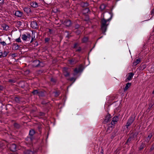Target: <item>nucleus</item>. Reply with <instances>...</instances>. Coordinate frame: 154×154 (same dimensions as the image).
<instances>
[{"instance_id": "4c0bfd02", "label": "nucleus", "mask_w": 154, "mask_h": 154, "mask_svg": "<svg viewBox=\"0 0 154 154\" xmlns=\"http://www.w3.org/2000/svg\"><path fill=\"white\" fill-rule=\"evenodd\" d=\"M88 40V38L87 37H84L82 39V42L84 43L87 42Z\"/></svg>"}, {"instance_id": "4be33fe9", "label": "nucleus", "mask_w": 154, "mask_h": 154, "mask_svg": "<svg viewBox=\"0 0 154 154\" xmlns=\"http://www.w3.org/2000/svg\"><path fill=\"white\" fill-rule=\"evenodd\" d=\"M89 5V3L87 2H82L80 3L81 6L82 8H86Z\"/></svg>"}, {"instance_id": "5701e85b", "label": "nucleus", "mask_w": 154, "mask_h": 154, "mask_svg": "<svg viewBox=\"0 0 154 154\" xmlns=\"http://www.w3.org/2000/svg\"><path fill=\"white\" fill-rule=\"evenodd\" d=\"M134 74L132 72H130L128 73V75L126 79V81H127V80L128 81L131 80L133 76L134 75Z\"/></svg>"}, {"instance_id": "473e14b6", "label": "nucleus", "mask_w": 154, "mask_h": 154, "mask_svg": "<svg viewBox=\"0 0 154 154\" xmlns=\"http://www.w3.org/2000/svg\"><path fill=\"white\" fill-rule=\"evenodd\" d=\"M38 90H34L31 92V93L33 94L34 95H38V93L39 91Z\"/></svg>"}, {"instance_id": "f704fd0d", "label": "nucleus", "mask_w": 154, "mask_h": 154, "mask_svg": "<svg viewBox=\"0 0 154 154\" xmlns=\"http://www.w3.org/2000/svg\"><path fill=\"white\" fill-rule=\"evenodd\" d=\"M106 7V6L104 4H102L100 5V9L102 11L105 9Z\"/></svg>"}, {"instance_id": "de8ad7c7", "label": "nucleus", "mask_w": 154, "mask_h": 154, "mask_svg": "<svg viewBox=\"0 0 154 154\" xmlns=\"http://www.w3.org/2000/svg\"><path fill=\"white\" fill-rule=\"evenodd\" d=\"M154 149V144H153L150 148V151H152Z\"/></svg>"}, {"instance_id": "bf43d9fd", "label": "nucleus", "mask_w": 154, "mask_h": 154, "mask_svg": "<svg viewBox=\"0 0 154 154\" xmlns=\"http://www.w3.org/2000/svg\"><path fill=\"white\" fill-rule=\"evenodd\" d=\"M48 30H49V32L50 33V34H51L52 33V30L49 28H48Z\"/></svg>"}, {"instance_id": "2f4dec72", "label": "nucleus", "mask_w": 154, "mask_h": 154, "mask_svg": "<svg viewBox=\"0 0 154 154\" xmlns=\"http://www.w3.org/2000/svg\"><path fill=\"white\" fill-rule=\"evenodd\" d=\"M132 139H133L132 137H131V136H129V137L127 139L125 144L129 145V144L131 143V141Z\"/></svg>"}, {"instance_id": "774afa93", "label": "nucleus", "mask_w": 154, "mask_h": 154, "mask_svg": "<svg viewBox=\"0 0 154 154\" xmlns=\"http://www.w3.org/2000/svg\"><path fill=\"white\" fill-rule=\"evenodd\" d=\"M152 32H154V26L153 27Z\"/></svg>"}, {"instance_id": "e2e57ef3", "label": "nucleus", "mask_w": 154, "mask_h": 154, "mask_svg": "<svg viewBox=\"0 0 154 154\" xmlns=\"http://www.w3.org/2000/svg\"><path fill=\"white\" fill-rule=\"evenodd\" d=\"M38 129H39V130H40L41 129V125L39 126H38Z\"/></svg>"}, {"instance_id": "72a5a7b5", "label": "nucleus", "mask_w": 154, "mask_h": 154, "mask_svg": "<svg viewBox=\"0 0 154 154\" xmlns=\"http://www.w3.org/2000/svg\"><path fill=\"white\" fill-rule=\"evenodd\" d=\"M83 12L84 14H86L90 11V10L88 8H86L83 10Z\"/></svg>"}, {"instance_id": "c756f323", "label": "nucleus", "mask_w": 154, "mask_h": 154, "mask_svg": "<svg viewBox=\"0 0 154 154\" xmlns=\"http://www.w3.org/2000/svg\"><path fill=\"white\" fill-rule=\"evenodd\" d=\"M57 81V79L55 78L52 77L50 79L51 82L53 84H55Z\"/></svg>"}, {"instance_id": "aec40b11", "label": "nucleus", "mask_w": 154, "mask_h": 154, "mask_svg": "<svg viewBox=\"0 0 154 154\" xmlns=\"http://www.w3.org/2000/svg\"><path fill=\"white\" fill-rule=\"evenodd\" d=\"M31 6L34 8H37L38 6V3L35 2L31 1L30 2Z\"/></svg>"}, {"instance_id": "052dcab7", "label": "nucleus", "mask_w": 154, "mask_h": 154, "mask_svg": "<svg viewBox=\"0 0 154 154\" xmlns=\"http://www.w3.org/2000/svg\"><path fill=\"white\" fill-rule=\"evenodd\" d=\"M101 152H100V154H103V149H101Z\"/></svg>"}, {"instance_id": "4468645a", "label": "nucleus", "mask_w": 154, "mask_h": 154, "mask_svg": "<svg viewBox=\"0 0 154 154\" xmlns=\"http://www.w3.org/2000/svg\"><path fill=\"white\" fill-rule=\"evenodd\" d=\"M23 10L27 14H30L32 12V11L29 7L24 8Z\"/></svg>"}, {"instance_id": "ddd939ff", "label": "nucleus", "mask_w": 154, "mask_h": 154, "mask_svg": "<svg viewBox=\"0 0 154 154\" xmlns=\"http://www.w3.org/2000/svg\"><path fill=\"white\" fill-rule=\"evenodd\" d=\"M111 117L109 114H108L105 117L103 123L106 124L109 122V121H111Z\"/></svg>"}, {"instance_id": "79ce46f5", "label": "nucleus", "mask_w": 154, "mask_h": 154, "mask_svg": "<svg viewBox=\"0 0 154 154\" xmlns=\"http://www.w3.org/2000/svg\"><path fill=\"white\" fill-rule=\"evenodd\" d=\"M73 24L72 23L71 20H68V27L71 26Z\"/></svg>"}, {"instance_id": "b1692460", "label": "nucleus", "mask_w": 154, "mask_h": 154, "mask_svg": "<svg viewBox=\"0 0 154 154\" xmlns=\"http://www.w3.org/2000/svg\"><path fill=\"white\" fill-rule=\"evenodd\" d=\"M63 75L66 77H67V68L66 67H64L63 69Z\"/></svg>"}, {"instance_id": "338daca9", "label": "nucleus", "mask_w": 154, "mask_h": 154, "mask_svg": "<svg viewBox=\"0 0 154 154\" xmlns=\"http://www.w3.org/2000/svg\"><path fill=\"white\" fill-rule=\"evenodd\" d=\"M153 105H149V109L151 108L152 107V106H153Z\"/></svg>"}, {"instance_id": "f257e3e1", "label": "nucleus", "mask_w": 154, "mask_h": 154, "mask_svg": "<svg viewBox=\"0 0 154 154\" xmlns=\"http://www.w3.org/2000/svg\"><path fill=\"white\" fill-rule=\"evenodd\" d=\"M106 16L109 17V18L106 19L103 17L101 20V30L102 33L104 35L106 34L105 32L106 31L107 27L109 24V23H107V22L111 20L113 14L112 13H108L106 14Z\"/></svg>"}, {"instance_id": "3c124183", "label": "nucleus", "mask_w": 154, "mask_h": 154, "mask_svg": "<svg viewBox=\"0 0 154 154\" xmlns=\"http://www.w3.org/2000/svg\"><path fill=\"white\" fill-rule=\"evenodd\" d=\"M0 43L2 44L3 46L6 45V44L4 41H2L1 42H0Z\"/></svg>"}, {"instance_id": "f03ea898", "label": "nucleus", "mask_w": 154, "mask_h": 154, "mask_svg": "<svg viewBox=\"0 0 154 154\" xmlns=\"http://www.w3.org/2000/svg\"><path fill=\"white\" fill-rule=\"evenodd\" d=\"M31 34L29 33H26V35L23 34L22 35L21 38L23 40L28 42H29L32 43L34 40L35 38V36L33 35H32V39L30 41L31 39Z\"/></svg>"}, {"instance_id": "c9c22d12", "label": "nucleus", "mask_w": 154, "mask_h": 154, "mask_svg": "<svg viewBox=\"0 0 154 154\" xmlns=\"http://www.w3.org/2000/svg\"><path fill=\"white\" fill-rule=\"evenodd\" d=\"M38 95L39 97H43L44 96V93L43 91L39 90Z\"/></svg>"}, {"instance_id": "9d476101", "label": "nucleus", "mask_w": 154, "mask_h": 154, "mask_svg": "<svg viewBox=\"0 0 154 154\" xmlns=\"http://www.w3.org/2000/svg\"><path fill=\"white\" fill-rule=\"evenodd\" d=\"M119 119V117L118 116H114L112 118L111 123L109 124L114 127L115 125L117 123Z\"/></svg>"}, {"instance_id": "f8f14e48", "label": "nucleus", "mask_w": 154, "mask_h": 154, "mask_svg": "<svg viewBox=\"0 0 154 154\" xmlns=\"http://www.w3.org/2000/svg\"><path fill=\"white\" fill-rule=\"evenodd\" d=\"M114 127L113 126H112V125L110 124L108 125L106 131V134L110 133L114 128Z\"/></svg>"}, {"instance_id": "6e6d98bb", "label": "nucleus", "mask_w": 154, "mask_h": 154, "mask_svg": "<svg viewBox=\"0 0 154 154\" xmlns=\"http://www.w3.org/2000/svg\"><path fill=\"white\" fill-rule=\"evenodd\" d=\"M4 89V87L1 85H0V90L2 91Z\"/></svg>"}, {"instance_id": "393cba45", "label": "nucleus", "mask_w": 154, "mask_h": 154, "mask_svg": "<svg viewBox=\"0 0 154 154\" xmlns=\"http://www.w3.org/2000/svg\"><path fill=\"white\" fill-rule=\"evenodd\" d=\"M146 146V145L143 142L140 146L138 148L139 151H140L143 149Z\"/></svg>"}, {"instance_id": "1a4fd4ad", "label": "nucleus", "mask_w": 154, "mask_h": 154, "mask_svg": "<svg viewBox=\"0 0 154 154\" xmlns=\"http://www.w3.org/2000/svg\"><path fill=\"white\" fill-rule=\"evenodd\" d=\"M36 152V151L32 150L31 149H25L23 151L24 154H35Z\"/></svg>"}, {"instance_id": "ea45409f", "label": "nucleus", "mask_w": 154, "mask_h": 154, "mask_svg": "<svg viewBox=\"0 0 154 154\" xmlns=\"http://www.w3.org/2000/svg\"><path fill=\"white\" fill-rule=\"evenodd\" d=\"M16 81V80L14 79H10L8 81V82L11 83H14Z\"/></svg>"}, {"instance_id": "7ed1b4c3", "label": "nucleus", "mask_w": 154, "mask_h": 154, "mask_svg": "<svg viewBox=\"0 0 154 154\" xmlns=\"http://www.w3.org/2000/svg\"><path fill=\"white\" fill-rule=\"evenodd\" d=\"M78 62V60L75 57L70 58L68 60V66H73Z\"/></svg>"}, {"instance_id": "c85d7f7f", "label": "nucleus", "mask_w": 154, "mask_h": 154, "mask_svg": "<svg viewBox=\"0 0 154 154\" xmlns=\"http://www.w3.org/2000/svg\"><path fill=\"white\" fill-rule=\"evenodd\" d=\"M140 61V58H138L135 61L133 62V66H136L137 64H138Z\"/></svg>"}, {"instance_id": "0eeeda50", "label": "nucleus", "mask_w": 154, "mask_h": 154, "mask_svg": "<svg viewBox=\"0 0 154 154\" xmlns=\"http://www.w3.org/2000/svg\"><path fill=\"white\" fill-rule=\"evenodd\" d=\"M138 134L139 132L138 131H133L130 134V136L131 137H132L134 140V139L137 138Z\"/></svg>"}, {"instance_id": "680f3d73", "label": "nucleus", "mask_w": 154, "mask_h": 154, "mask_svg": "<svg viewBox=\"0 0 154 154\" xmlns=\"http://www.w3.org/2000/svg\"><path fill=\"white\" fill-rule=\"evenodd\" d=\"M81 48L79 47V48L77 50V51H81Z\"/></svg>"}, {"instance_id": "f3484780", "label": "nucleus", "mask_w": 154, "mask_h": 154, "mask_svg": "<svg viewBox=\"0 0 154 154\" xmlns=\"http://www.w3.org/2000/svg\"><path fill=\"white\" fill-rule=\"evenodd\" d=\"M76 78H75L74 77H72L70 78L69 79H68V84L70 83L69 86H68V88L71 85L75 82V80H76Z\"/></svg>"}, {"instance_id": "8fccbe9b", "label": "nucleus", "mask_w": 154, "mask_h": 154, "mask_svg": "<svg viewBox=\"0 0 154 154\" xmlns=\"http://www.w3.org/2000/svg\"><path fill=\"white\" fill-rule=\"evenodd\" d=\"M45 113L43 112H40L39 114V115L41 116H44L45 115Z\"/></svg>"}, {"instance_id": "5fc2aeb1", "label": "nucleus", "mask_w": 154, "mask_h": 154, "mask_svg": "<svg viewBox=\"0 0 154 154\" xmlns=\"http://www.w3.org/2000/svg\"><path fill=\"white\" fill-rule=\"evenodd\" d=\"M43 63L42 62H40V64L39 65V66L43 67Z\"/></svg>"}, {"instance_id": "864d4df0", "label": "nucleus", "mask_w": 154, "mask_h": 154, "mask_svg": "<svg viewBox=\"0 0 154 154\" xmlns=\"http://www.w3.org/2000/svg\"><path fill=\"white\" fill-rule=\"evenodd\" d=\"M16 42H21V40H20V38H18L16 39Z\"/></svg>"}, {"instance_id": "6e6552de", "label": "nucleus", "mask_w": 154, "mask_h": 154, "mask_svg": "<svg viewBox=\"0 0 154 154\" xmlns=\"http://www.w3.org/2000/svg\"><path fill=\"white\" fill-rule=\"evenodd\" d=\"M8 53L9 52L5 50L3 51L0 50V58L6 57Z\"/></svg>"}, {"instance_id": "dca6fc26", "label": "nucleus", "mask_w": 154, "mask_h": 154, "mask_svg": "<svg viewBox=\"0 0 154 154\" xmlns=\"http://www.w3.org/2000/svg\"><path fill=\"white\" fill-rule=\"evenodd\" d=\"M22 97L18 96L16 95L14 98V100L17 103H20V102Z\"/></svg>"}, {"instance_id": "2eb2a0df", "label": "nucleus", "mask_w": 154, "mask_h": 154, "mask_svg": "<svg viewBox=\"0 0 154 154\" xmlns=\"http://www.w3.org/2000/svg\"><path fill=\"white\" fill-rule=\"evenodd\" d=\"M40 64V61L39 60H34L32 63V66L34 67H38L39 66Z\"/></svg>"}, {"instance_id": "9b49d317", "label": "nucleus", "mask_w": 154, "mask_h": 154, "mask_svg": "<svg viewBox=\"0 0 154 154\" xmlns=\"http://www.w3.org/2000/svg\"><path fill=\"white\" fill-rule=\"evenodd\" d=\"M35 132L34 130L31 129L29 131V136L30 137V140L31 141H32L33 139H34V137H33V135L35 134Z\"/></svg>"}, {"instance_id": "a18cd8bd", "label": "nucleus", "mask_w": 154, "mask_h": 154, "mask_svg": "<svg viewBox=\"0 0 154 154\" xmlns=\"http://www.w3.org/2000/svg\"><path fill=\"white\" fill-rule=\"evenodd\" d=\"M30 137L29 136V137H28L26 138L25 139V140H26L28 141L30 143H31L32 142V141H30Z\"/></svg>"}, {"instance_id": "4d7b16f0", "label": "nucleus", "mask_w": 154, "mask_h": 154, "mask_svg": "<svg viewBox=\"0 0 154 154\" xmlns=\"http://www.w3.org/2000/svg\"><path fill=\"white\" fill-rule=\"evenodd\" d=\"M78 45V44L77 43H75L74 45V48H76Z\"/></svg>"}, {"instance_id": "09e8293b", "label": "nucleus", "mask_w": 154, "mask_h": 154, "mask_svg": "<svg viewBox=\"0 0 154 154\" xmlns=\"http://www.w3.org/2000/svg\"><path fill=\"white\" fill-rule=\"evenodd\" d=\"M50 40V38H45V43L48 42Z\"/></svg>"}, {"instance_id": "423d86ee", "label": "nucleus", "mask_w": 154, "mask_h": 154, "mask_svg": "<svg viewBox=\"0 0 154 154\" xmlns=\"http://www.w3.org/2000/svg\"><path fill=\"white\" fill-rule=\"evenodd\" d=\"M8 147L9 148L10 150L14 152L16 151L17 146L14 143H11L8 145Z\"/></svg>"}, {"instance_id": "58836bf2", "label": "nucleus", "mask_w": 154, "mask_h": 154, "mask_svg": "<svg viewBox=\"0 0 154 154\" xmlns=\"http://www.w3.org/2000/svg\"><path fill=\"white\" fill-rule=\"evenodd\" d=\"M48 103H49V102H46L45 100H42L41 102V103L43 105L47 104Z\"/></svg>"}, {"instance_id": "c03bdc74", "label": "nucleus", "mask_w": 154, "mask_h": 154, "mask_svg": "<svg viewBox=\"0 0 154 154\" xmlns=\"http://www.w3.org/2000/svg\"><path fill=\"white\" fill-rule=\"evenodd\" d=\"M116 136V133L115 132H113L112 133V136L111 137V139H113Z\"/></svg>"}, {"instance_id": "7c9ffc66", "label": "nucleus", "mask_w": 154, "mask_h": 154, "mask_svg": "<svg viewBox=\"0 0 154 154\" xmlns=\"http://www.w3.org/2000/svg\"><path fill=\"white\" fill-rule=\"evenodd\" d=\"M53 93L54 94V97H57L60 95V92L59 91H56L54 92Z\"/></svg>"}, {"instance_id": "20e7f679", "label": "nucleus", "mask_w": 154, "mask_h": 154, "mask_svg": "<svg viewBox=\"0 0 154 154\" xmlns=\"http://www.w3.org/2000/svg\"><path fill=\"white\" fill-rule=\"evenodd\" d=\"M84 69L83 66L82 64H80L78 68H75L74 70V72L73 74L74 76L77 75L79 72H81Z\"/></svg>"}, {"instance_id": "412c9836", "label": "nucleus", "mask_w": 154, "mask_h": 154, "mask_svg": "<svg viewBox=\"0 0 154 154\" xmlns=\"http://www.w3.org/2000/svg\"><path fill=\"white\" fill-rule=\"evenodd\" d=\"M31 27L33 29H36L38 28L37 23L35 21H32L31 23Z\"/></svg>"}, {"instance_id": "603ef678", "label": "nucleus", "mask_w": 154, "mask_h": 154, "mask_svg": "<svg viewBox=\"0 0 154 154\" xmlns=\"http://www.w3.org/2000/svg\"><path fill=\"white\" fill-rule=\"evenodd\" d=\"M4 146V145L3 143L1 142H0V148H2Z\"/></svg>"}, {"instance_id": "6ab92c4d", "label": "nucleus", "mask_w": 154, "mask_h": 154, "mask_svg": "<svg viewBox=\"0 0 154 154\" xmlns=\"http://www.w3.org/2000/svg\"><path fill=\"white\" fill-rule=\"evenodd\" d=\"M84 29V28L83 27H81L78 29H75L74 32L77 35H79L80 34L82 31Z\"/></svg>"}, {"instance_id": "cd10ccee", "label": "nucleus", "mask_w": 154, "mask_h": 154, "mask_svg": "<svg viewBox=\"0 0 154 154\" xmlns=\"http://www.w3.org/2000/svg\"><path fill=\"white\" fill-rule=\"evenodd\" d=\"M131 83L128 82L125 85V88H124V91H126L131 86Z\"/></svg>"}, {"instance_id": "a19ab883", "label": "nucleus", "mask_w": 154, "mask_h": 154, "mask_svg": "<svg viewBox=\"0 0 154 154\" xmlns=\"http://www.w3.org/2000/svg\"><path fill=\"white\" fill-rule=\"evenodd\" d=\"M3 27V29L4 30H7V29H8V28H9L8 26L6 24L4 25Z\"/></svg>"}, {"instance_id": "39448f33", "label": "nucleus", "mask_w": 154, "mask_h": 154, "mask_svg": "<svg viewBox=\"0 0 154 154\" xmlns=\"http://www.w3.org/2000/svg\"><path fill=\"white\" fill-rule=\"evenodd\" d=\"M135 120V117L133 116H131L128 120L127 123L126 124L125 126H126V128L128 129V127L131 125L133 122Z\"/></svg>"}, {"instance_id": "13d9d810", "label": "nucleus", "mask_w": 154, "mask_h": 154, "mask_svg": "<svg viewBox=\"0 0 154 154\" xmlns=\"http://www.w3.org/2000/svg\"><path fill=\"white\" fill-rule=\"evenodd\" d=\"M4 1V0H0V4H3Z\"/></svg>"}, {"instance_id": "37998d69", "label": "nucleus", "mask_w": 154, "mask_h": 154, "mask_svg": "<svg viewBox=\"0 0 154 154\" xmlns=\"http://www.w3.org/2000/svg\"><path fill=\"white\" fill-rule=\"evenodd\" d=\"M151 15H152V17H151L150 19L154 16V8L151 10Z\"/></svg>"}, {"instance_id": "69168bd1", "label": "nucleus", "mask_w": 154, "mask_h": 154, "mask_svg": "<svg viewBox=\"0 0 154 154\" xmlns=\"http://www.w3.org/2000/svg\"><path fill=\"white\" fill-rule=\"evenodd\" d=\"M19 24L18 25L20 26L21 25V23L20 21H19L18 22Z\"/></svg>"}, {"instance_id": "bb28decb", "label": "nucleus", "mask_w": 154, "mask_h": 154, "mask_svg": "<svg viewBox=\"0 0 154 154\" xmlns=\"http://www.w3.org/2000/svg\"><path fill=\"white\" fill-rule=\"evenodd\" d=\"M153 134L152 133L149 134L148 136L145 139V141L148 142L152 136Z\"/></svg>"}, {"instance_id": "0e129e2a", "label": "nucleus", "mask_w": 154, "mask_h": 154, "mask_svg": "<svg viewBox=\"0 0 154 154\" xmlns=\"http://www.w3.org/2000/svg\"><path fill=\"white\" fill-rule=\"evenodd\" d=\"M35 45L36 46H37L38 45V42H35Z\"/></svg>"}, {"instance_id": "49530a36", "label": "nucleus", "mask_w": 154, "mask_h": 154, "mask_svg": "<svg viewBox=\"0 0 154 154\" xmlns=\"http://www.w3.org/2000/svg\"><path fill=\"white\" fill-rule=\"evenodd\" d=\"M81 27H80V26L79 24H76L75 25L74 28L75 29H79Z\"/></svg>"}, {"instance_id": "e433bc0d", "label": "nucleus", "mask_w": 154, "mask_h": 154, "mask_svg": "<svg viewBox=\"0 0 154 154\" xmlns=\"http://www.w3.org/2000/svg\"><path fill=\"white\" fill-rule=\"evenodd\" d=\"M14 128L17 129L19 128L20 127V125L16 123H15L14 124Z\"/></svg>"}, {"instance_id": "a211bd4d", "label": "nucleus", "mask_w": 154, "mask_h": 154, "mask_svg": "<svg viewBox=\"0 0 154 154\" xmlns=\"http://www.w3.org/2000/svg\"><path fill=\"white\" fill-rule=\"evenodd\" d=\"M14 15L17 17H20L23 16V13L19 11H16Z\"/></svg>"}, {"instance_id": "a878e982", "label": "nucleus", "mask_w": 154, "mask_h": 154, "mask_svg": "<svg viewBox=\"0 0 154 154\" xmlns=\"http://www.w3.org/2000/svg\"><path fill=\"white\" fill-rule=\"evenodd\" d=\"M12 49L14 50H16L18 49L19 46L17 43H14L12 44Z\"/></svg>"}]
</instances>
